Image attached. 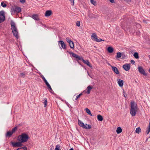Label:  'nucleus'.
<instances>
[{
    "instance_id": "8",
    "label": "nucleus",
    "mask_w": 150,
    "mask_h": 150,
    "mask_svg": "<svg viewBox=\"0 0 150 150\" xmlns=\"http://www.w3.org/2000/svg\"><path fill=\"white\" fill-rule=\"evenodd\" d=\"M127 21H128L127 23L125 22L122 23V25H124V27H126L127 28H129L130 26V22L129 21L130 20L129 19H127Z\"/></svg>"
},
{
    "instance_id": "21",
    "label": "nucleus",
    "mask_w": 150,
    "mask_h": 150,
    "mask_svg": "<svg viewBox=\"0 0 150 150\" xmlns=\"http://www.w3.org/2000/svg\"><path fill=\"white\" fill-rule=\"evenodd\" d=\"M13 134L11 131H7L6 134V137H8L9 138L11 137Z\"/></svg>"
},
{
    "instance_id": "63",
    "label": "nucleus",
    "mask_w": 150,
    "mask_h": 150,
    "mask_svg": "<svg viewBox=\"0 0 150 150\" xmlns=\"http://www.w3.org/2000/svg\"><path fill=\"white\" fill-rule=\"evenodd\" d=\"M138 25H139V26H141V25H139L138 24Z\"/></svg>"
},
{
    "instance_id": "45",
    "label": "nucleus",
    "mask_w": 150,
    "mask_h": 150,
    "mask_svg": "<svg viewBox=\"0 0 150 150\" xmlns=\"http://www.w3.org/2000/svg\"><path fill=\"white\" fill-rule=\"evenodd\" d=\"M20 75L23 78L25 77V74L23 73H20Z\"/></svg>"
},
{
    "instance_id": "10",
    "label": "nucleus",
    "mask_w": 150,
    "mask_h": 150,
    "mask_svg": "<svg viewBox=\"0 0 150 150\" xmlns=\"http://www.w3.org/2000/svg\"><path fill=\"white\" fill-rule=\"evenodd\" d=\"M123 68L126 71H129L130 68V65L129 64H125L122 66Z\"/></svg>"
},
{
    "instance_id": "11",
    "label": "nucleus",
    "mask_w": 150,
    "mask_h": 150,
    "mask_svg": "<svg viewBox=\"0 0 150 150\" xmlns=\"http://www.w3.org/2000/svg\"><path fill=\"white\" fill-rule=\"evenodd\" d=\"M110 66L112 68V69L114 73L117 74H119V71L116 67L113 66L111 65H110Z\"/></svg>"
},
{
    "instance_id": "39",
    "label": "nucleus",
    "mask_w": 150,
    "mask_h": 150,
    "mask_svg": "<svg viewBox=\"0 0 150 150\" xmlns=\"http://www.w3.org/2000/svg\"><path fill=\"white\" fill-rule=\"evenodd\" d=\"M82 95V93H80L79 94V95H78V96H77L76 97V98L75 99V100H77L79 98L80 96Z\"/></svg>"
},
{
    "instance_id": "47",
    "label": "nucleus",
    "mask_w": 150,
    "mask_h": 150,
    "mask_svg": "<svg viewBox=\"0 0 150 150\" xmlns=\"http://www.w3.org/2000/svg\"><path fill=\"white\" fill-rule=\"evenodd\" d=\"M49 91L50 92L52 93V94H54L55 93L52 90V88H51V89H50V90H49Z\"/></svg>"
},
{
    "instance_id": "2",
    "label": "nucleus",
    "mask_w": 150,
    "mask_h": 150,
    "mask_svg": "<svg viewBox=\"0 0 150 150\" xmlns=\"http://www.w3.org/2000/svg\"><path fill=\"white\" fill-rule=\"evenodd\" d=\"M130 103V113L132 116H134L135 115L136 112L137 111V104L134 106V102H131Z\"/></svg>"
},
{
    "instance_id": "18",
    "label": "nucleus",
    "mask_w": 150,
    "mask_h": 150,
    "mask_svg": "<svg viewBox=\"0 0 150 150\" xmlns=\"http://www.w3.org/2000/svg\"><path fill=\"white\" fill-rule=\"evenodd\" d=\"M31 17L34 19L38 21L40 20L39 18L38 17V15L37 14H34L32 15Z\"/></svg>"
},
{
    "instance_id": "35",
    "label": "nucleus",
    "mask_w": 150,
    "mask_h": 150,
    "mask_svg": "<svg viewBox=\"0 0 150 150\" xmlns=\"http://www.w3.org/2000/svg\"><path fill=\"white\" fill-rule=\"evenodd\" d=\"M45 84L46 85V86L47 87L48 89V90H50V89H51V87L50 86V85L49 84L48 82L47 83H45Z\"/></svg>"
},
{
    "instance_id": "16",
    "label": "nucleus",
    "mask_w": 150,
    "mask_h": 150,
    "mask_svg": "<svg viewBox=\"0 0 150 150\" xmlns=\"http://www.w3.org/2000/svg\"><path fill=\"white\" fill-rule=\"evenodd\" d=\"M10 24L11 27V30H12V29H14L17 28L15 23L13 21H11Z\"/></svg>"
},
{
    "instance_id": "44",
    "label": "nucleus",
    "mask_w": 150,
    "mask_h": 150,
    "mask_svg": "<svg viewBox=\"0 0 150 150\" xmlns=\"http://www.w3.org/2000/svg\"><path fill=\"white\" fill-rule=\"evenodd\" d=\"M96 40H97L96 42H101V41H104V40H102L101 38H99V39L98 38L97 39H96Z\"/></svg>"
},
{
    "instance_id": "52",
    "label": "nucleus",
    "mask_w": 150,
    "mask_h": 150,
    "mask_svg": "<svg viewBox=\"0 0 150 150\" xmlns=\"http://www.w3.org/2000/svg\"><path fill=\"white\" fill-rule=\"evenodd\" d=\"M130 62L133 64H134L135 63V61L133 60H131L130 61Z\"/></svg>"
},
{
    "instance_id": "37",
    "label": "nucleus",
    "mask_w": 150,
    "mask_h": 150,
    "mask_svg": "<svg viewBox=\"0 0 150 150\" xmlns=\"http://www.w3.org/2000/svg\"><path fill=\"white\" fill-rule=\"evenodd\" d=\"M1 6L4 8L6 7L7 6L6 4L4 3V2H2L1 3Z\"/></svg>"
},
{
    "instance_id": "20",
    "label": "nucleus",
    "mask_w": 150,
    "mask_h": 150,
    "mask_svg": "<svg viewBox=\"0 0 150 150\" xmlns=\"http://www.w3.org/2000/svg\"><path fill=\"white\" fill-rule=\"evenodd\" d=\"M107 50L109 53H111L113 52L114 49L112 47L109 46L108 47Z\"/></svg>"
},
{
    "instance_id": "62",
    "label": "nucleus",
    "mask_w": 150,
    "mask_h": 150,
    "mask_svg": "<svg viewBox=\"0 0 150 150\" xmlns=\"http://www.w3.org/2000/svg\"><path fill=\"white\" fill-rule=\"evenodd\" d=\"M149 58H150V55H149Z\"/></svg>"
},
{
    "instance_id": "6",
    "label": "nucleus",
    "mask_w": 150,
    "mask_h": 150,
    "mask_svg": "<svg viewBox=\"0 0 150 150\" xmlns=\"http://www.w3.org/2000/svg\"><path fill=\"white\" fill-rule=\"evenodd\" d=\"M5 20L4 12L3 11H0V23H2Z\"/></svg>"
},
{
    "instance_id": "25",
    "label": "nucleus",
    "mask_w": 150,
    "mask_h": 150,
    "mask_svg": "<svg viewBox=\"0 0 150 150\" xmlns=\"http://www.w3.org/2000/svg\"><path fill=\"white\" fill-rule=\"evenodd\" d=\"M116 131L117 134H120L122 132V129L121 127H119L117 128Z\"/></svg>"
},
{
    "instance_id": "30",
    "label": "nucleus",
    "mask_w": 150,
    "mask_h": 150,
    "mask_svg": "<svg viewBox=\"0 0 150 150\" xmlns=\"http://www.w3.org/2000/svg\"><path fill=\"white\" fill-rule=\"evenodd\" d=\"M141 132V129L139 127L136 129L135 132L137 134H139Z\"/></svg>"
},
{
    "instance_id": "26",
    "label": "nucleus",
    "mask_w": 150,
    "mask_h": 150,
    "mask_svg": "<svg viewBox=\"0 0 150 150\" xmlns=\"http://www.w3.org/2000/svg\"><path fill=\"white\" fill-rule=\"evenodd\" d=\"M122 58L121 59H125L127 57V55L126 53H125V52H123L122 53Z\"/></svg>"
},
{
    "instance_id": "17",
    "label": "nucleus",
    "mask_w": 150,
    "mask_h": 150,
    "mask_svg": "<svg viewBox=\"0 0 150 150\" xmlns=\"http://www.w3.org/2000/svg\"><path fill=\"white\" fill-rule=\"evenodd\" d=\"M97 36L95 33H93L91 36V38L92 40L96 41V39H97Z\"/></svg>"
},
{
    "instance_id": "9",
    "label": "nucleus",
    "mask_w": 150,
    "mask_h": 150,
    "mask_svg": "<svg viewBox=\"0 0 150 150\" xmlns=\"http://www.w3.org/2000/svg\"><path fill=\"white\" fill-rule=\"evenodd\" d=\"M12 31L13 36L16 37L17 39H18L19 38V36L18 35V33L17 28L12 29Z\"/></svg>"
},
{
    "instance_id": "4",
    "label": "nucleus",
    "mask_w": 150,
    "mask_h": 150,
    "mask_svg": "<svg viewBox=\"0 0 150 150\" xmlns=\"http://www.w3.org/2000/svg\"><path fill=\"white\" fill-rule=\"evenodd\" d=\"M21 8L20 7L13 6L11 8V11L12 13L13 12L14 13H19L21 11Z\"/></svg>"
},
{
    "instance_id": "15",
    "label": "nucleus",
    "mask_w": 150,
    "mask_h": 150,
    "mask_svg": "<svg viewBox=\"0 0 150 150\" xmlns=\"http://www.w3.org/2000/svg\"><path fill=\"white\" fill-rule=\"evenodd\" d=\"M10 145H11L13 147H18V142H13L11 141L10 142Z\"/></svg>"
},
{
    "instance_id": "60",
    "label": "nucleus",
    "mask_w": 150,
    "mask_h": 150,
    "mask_svg": "<svg viewBox=\"0 0 150 150\" xmlns=\"http://www.w3.org/2000/svg\"><path fill=\"white\" fill-rule=\"evenodd\" d=\"M149 73H150V69H149Z\"/></svg>"
},
{
    "instance_id": "14",
    "label": "nucleus",
    "mask_w": 150,
    "mask_h": 150,
    "mask_svg": "<svg viewBox=\"0 0 150 150\" xmlns=\"http://www.w3.org/2000/svg\"><path fill=\"white\" fill-rule=\"evenodd\" d=\"M59 43H60L62 48L64 49H66V45L64 42L62 40H60L58 41Z\"/></svg>"
},
{
    "instance_id": "61",
    "label": "nucleus",
    "mask_w": 150,
    "mask_h": 150,
    "mask_svg": "<svg viewBox=\"0 0 150 150\" xmlns=\"http://www.w3.org/2000/svg\"><path fill=\"white\" fill-rule=\"evenodd\" d=\"M41 24H42V25H43V24H42V23H41Z\"/></svg>"
},
{
    "instance_id": "27",
    "label": "nucleus",
    "mask_w": 150,
    "mask_h": 150,
    "mask_svg": "<svg viewBox=\"0 0 150 150\" xmlns=\"http://www.w3.org/2000/svg\"><path fill=\"white\" fill-rule=\"evenodd\" d=\"M146 129H147L146 132V134H148L150 132V120L149 121V125L148 126V127Z\"/></svg>"
},
{
    "instance_id": "57",
    "label": "nucleus",
    "mask_w": 150,
    "mask_h": 150,
    "mask_svg": "<svg viewBox=\"0 0 150 150\" xmlns=\"http://www.w3.org/2000/svg\"><path fill=\"white\" fill-rule=\"evenodd\" d=\"M69 150H74L73 148H71Z\"/></svg>"
},
{
    "instance_id": "40",
    "label": "nucleus",
    "mask_w": 150,
    "mask_h": 150,
    "mask_svg": "<svg viewBox=\"0 0 150 150\" xmlns=\"http://www.w3.org/2000/svg\"><path fill=\"white\" fill-rule=\"evenodd\" d=\"M55 150H60V146L58 144L55 147Z\"/></svg>"
},
{
    "instance_id": "32",
    "label": "nucleus",
    "mask_w": 150,
    "mask_h": 150,
    "mask_svg": "<svg viewBox=\"0 0 150 150\" xmlns=\"http://www.w3.org/2000/svg\"><path fill=\"white\" fill-rule=\"evenodd\" d=\"M40 76H41V78L43 80V81H44V82H45V84L46 83H47L48 82L47 80L44 77V76H43V75H40Z\"/></svg>"
},
{
    "instance_id": "43",
    "label": "nucleus",
    "mask_w": 150,
    "mask_h": 150,
    "mask_svg": "<svg viewBox=\"0 0 150 150\" xmlns=\"http://www.w3.org/2000/svg\"><path fill=\"white\" fill-rule=\"evenodd\" d=\"M20 148H21V149H23L24 150H27V148L25 146L20 147Z\"/></svg>"
},
{
    "instance_id": "59",
    "label": "nucleus",
    "mask_w": 150,
    "mask_h": 150,
    "mask_svg": "<svg viewBox=\"0 0 150 150\" xmlns=\"http://www.w3.org/2000/svg\"><path fill=\"white\" fill-rule=\"evenodd\" d=\"M148 140V138H147L146 139V141H145V142H147V140Z\"/></svg>"
},
{
    "instance_id": "58",
    "label": "nucleus",
    "mask_w": 150,
    "mask_h": 150,
    "mask_svg": "<svg viewBox=\"0 0 150 150\" xmlns=\"http://www.w3.org/2000/svg\"><path fill=\"white\" fill-rule=\"evenodd\" d=\"M66 104L68 105V106L69 107V105L68 104V103L66 102Z\"/></svg>"
},
{
    "instance_id": "3",
    "label": "nucleus",
    "mask_w": 150,
    "mask_h": 150,
    "mask_svg": "<svg viewBox=\"0 0 150 150\" xmlns=\"http://www.w3.org/2000/svg\"><path fill=\"white\" fill-rule=\"evenodd\" d=\"M67 52L69 53L70 55L72 54V56L75 58V60L78 62V63L81 66L83 67V65H82L81 63L79 62V60H81L82 61L83 59V58L82 57H80L78 55L72 52H69L67 51Z\"/></svg>"
},
{
    "instance_id": "50",
    "label": "nucleus",
    "mask_w": 150,
    "mask_h": 150,
    "mask_svg": "<svg viewBox=\"0 0 150 150\" xmlns=\"http://www.w3.org/2000/svg\"><path fill=\"white\" fill-rule=\"evenodd\" d=\"M111 3H115V1L114 0H108Z\"/></svg>"
},
{
    "instance_id": "33",
    "label": "nucleus",
    "mask_w": 150,
    "mask_h": 150,
    "mask_svg": "<svg viewBox=\"0 0 150 150\" xmlns=\"http://www.w3.org/2000/svg\"><path fill=\"white\" fill-rule=\"evenodd\" d=\"M18 128L16 126L14 128H13L12 129V130L11 131L13 134L17 130Z\"/></svg>"
},
{
    "instance_id": "19",
    "label": "nucleus",
    "mask_w": 150,
    "mask_h": 150,
    "mask_svg": "<svg viewBox=\"0 0 150 150\" xmlns=\"http://www.w3.org/2000/svg\"><path fill=\"white\" fill-rule=\"evenodd\" d=\"M93 88V86H92L89 85L88 86L87 88V91L86 92L88 94L90 93L91 90Z\"/></svg>"
},
{
    "instance_id": "46",
    "label": "nucleus",
    "mask_w": 150,
    "mask_h": 150,
    "mask_svg": "<svg viewBox=\"0 0 150 150\" xmlns=\"http://www.w3.org/2000/svg\"><path fill=\"white\" fill-rule=\"evenodd\" d=\"M25 0H20V2L22 4L25 3Z\"/></svg>"
},
{
    "instance_id": "1",
    "label": "nucleus",
    "mask_w": 150,
    "mask_h": 150,
    "mask_svg": "<svg viewBox=\"0 0 150 150\" xmlns=\"http://www.w3.org/2000/svg\"><path fill=\"white\" fill-rule=\"evenodd\" d=\"M29 138L28 134L25 133H22L18 137L17 140L21 142H25L27 141Z\"/></svg>"
},
{
    "instance_id": "34",
    "label": "nucleus",
    "mask_w": 150,
    "mask_h": 150,
    "mask_svg": "<svg viewBox=\"0 0 150 150\" xmlns=\"http://www.w3.org/2000/svg\"><path fill=\"white\" fill-rule=\"evenodd\" d=\"M66 40L67 42H68L69 44H70L71 42L72 41L71 40V39H70L69 38H67L66 39Z\"/></svg>"
},
{
    "instance_id": "56",
    "label": "nucleus",
    "mask_w": 150,
    "mask_h": 150,
    "mask_svg": "<svg viewBox=\"0 0 150 150\" xmlns=\"http://www.w3.org/2000/svg\"><path fill=\"white\" fill-rule=\"evenodd\" d=\"M21 148H18L16 150H21Z\"/></svg>"
},
{
    "instance_id": "24",
    "label": "nucleus",
    "mask_w": 150,
    "mask_h": 150,
    "mask_svg": "<svg viewBox=\"0 0 150 150\" xmlns=\"http://www.w3.org/2000/svg\"><path fill=\"white\" fill-rule=\"evenodd\" d=\"M122 53L120 52H118L116 53V55L115 56V58L116 59L120 58L122 57Z\"/></svg>"
},
{
    "instance_id": "48",
    "label": "nucleus",
    "mask_w": 150,
    "mask_h": 150,
    "mask_svg": "<svg viewBox=\"0 0 150 150\" xmlns=\"http://www.w3.org/2000/svg\"><path fill=\"white\" fill-rule=\"evenodd\" d=\"M71 1V4L72 5H73L74 4V0H69Z\"/></svg>"
},
{
    "instance_id": "12",
    "label": "nucleus",
    "mask_w": 150,
    "mask_h": 150,
    "mask_svg": "<svg viewBox=\"0 0 150 150\" xmlns=\"http://www.w3.org/2000/svg\"><path fill=\"white\" fill-rule=\"evenodd\" d=\"M82 61L83 63L86 64L88 66H89L92 69V67L91 64H90V62H89L88 60H84L83 59Z\"/></svg>"
},
{
    "instance_id": "28",
    "label": "nucleus",
    "mask_w": 150,
    "mask_h": 150,
    "mask_svg": "<svg viewBox=\"0 0 150 150\" xmlns=\"http://www.w3.org/2000/svg\"><path fill=\"white\" fill-rule=\"evenodd\" d=\"M85 110H86V112L88 114V115H90V116H92V114L91 111L89 110V109L86 108L85 109Z\"/></svg>"
},
{
    "instance_id": "49",
    "label": "nucleus",
    "mask_w": 150,
    "mask_h": 150,
    "mask_svg": "<svg viewBox=\"0 0 150 150\" xmlns=\"http://www.w3.org/2000/svg\"><path fill=\"white\" fill-rule=\"evenodd\" d=\"M123 93H124V96L126 98L127 97V95L126 94H125V92L124 90L123 91Z\"/></svg>"
},
{
    "instance_id": "42",
    "label": "nucleus",
    "mask_w": 150,
    "mask_h": 150,
    "mask_svg": "<svg viewBox=\"0 0 150 150\" xmlns=\"http://www.w3.org/2000/svg\"><path fill=\"white\" fill-rule=\"evenodd\" d=\"M21 142H18V147H21L23 146V144Z\"/></svg>"
},
{
    "instance_id": "55",
    "label": "nucleus",
    "mask_w": 150,
    "mask_h": 150,
    "mask_svg": "<svg viewBox=\"0 0 150 150\" xmlns=\"http://www.w3.org/2000/svg\"><path fill=\"white\" fill-rule=\"evenodd\" d=\"M143 22H144L145 23H147V21H144V20L143 21Z\"/></svg>"
},
{
    "instance_id": "38",
    "label": "nucleus",
    "mask_w": 150,
    "mask_h": 150,
    "mask_svg": "<svg viewBox=\"0 0 150 150\" xmlns=\"http://www.w3.org/2000/svg\"><path fill=\"white\" fill-rule=\"evenodd\" d=\"M44 105V107H46L47 106V99H45V101L44 102H43Z\"/></svg>"
},
{
    "instance_id": "29",
    "label": "nucleus",
    "mask_w": 150,
    "mask_h": 150,
    "mask_svg": "<svg viewBox=\"0 0 150 150\" xmlns=\"http://www.w3.org/2000/svg\"><path fill=\"white\" fill-rule=\"evenodd\" d=\"M134 57L136 59H138L139 58V56L138 53L137 52H135L133 54Z\"/></svg>"
},
{
    "instance_id": "31",
    "label": "nucleus",
    "mask_w": 150,
    "mask_h": 150,
    "mask_svg": "<svg viewBox=\"0 0 150 150\" xmlns=\"http://www.w3.org/2000/svg\"><path fill=\"white\" fill-rule=\"evenodd\" d=\"M70 47L71 49H74V42L72 41L70 44H69Z\"/></svg>"
},
{
    "instance_id": "53",
    "label": "nucleus",
    "mask_w": 150,
    "mask_h": 150,
    "mask_svg": "<svg viewBox=\"0 0 150 150\" xmlns=\"http://www.w3.org/2000/svg\"><path fill=\"white\" fill-rule=\"evenodd\" d=\"M140 33V32L139 31L137 32V35H139Z\"/></svg>"
},
{
    "instance_id": "23",
    "label": "nucleus",
    "mask_w": 150,
    "mask_h": 150,
    "mask_svg": "<svg viewBox=\"0 0 150 150\" xmlns=\"http://www.w3.org/2000/svg\"><path fill=\"white\" fill-rule=\"evenodd\" d=\"M97 118L98 120L99 121H102L103 120V118L102 116L100 114H99L97 115Z\"/></svg>"
},
{
    "instance_id": "51",
    "label": "nucleus",
    "mask_w": 150,
    "mask_h": 150,
    "mask_svg": "<svg viewBox=\"0 0 150 150\" xmlns=\"http://www.w3.org/2000/svg\"><path fill=\"white\" fill-rule=\"evenodd\" d=\"M54 149V147L53 145H51L50 146V150H53Z\"/></svg>"
},
{
    "instance_id": "22",
    "label": "nucleus",
    "mask_w": 150,
    "mask_h": 150,
    "mask_svg": "<svg viewBox=\"0 0 150 150\" xmlns=\"http://www.w3.org/2000/svg\"><path fill=\"white\" fill-rule=\"evenodd\" d=\"M124 81L123 80H121L120 79L118 81V83L119 86L120 87H122L123 85Z\"/></svg>"
},
{
    "instance_id": "7",
    "label": "nucleus",
    "mask_w": 150,
    "mask_h": 150,
    "mask_svg": "<svg viewBox=\"0 0 150 150\" xmlns=\"http://www.w3.org/2000/svg\"><path fill=\"white\" fill-rule=\"evenodd\" d=\"M138 69L139 71L141 74H143L144 76H146L147 75V74L145 72L142 66H139Z\"/></svg>"
},
{
    "instance_id": "54",
    "label": "nucleus",
    "mask_w": 150,
    "mask_h": 150,
    "mask_svg": "<svg viewBox=\"0 0 150 150\" xmlns=\"http://www.w3.org/2000/svg\"><path fill=\"white\" fill-rule=\"evenodd\" d=\"M85 125H86V126H87V127H88V125H87L86 124Z\"/></svg>"
},
{
    "instance_id": "13",
    "label": "nucleus",
    "mask_w": 150,
    "mask_h": 150,
    "mask_svg": "<svg viewBox=\"0 0 150 150\" xmlns=\"http://www.w3.org/2000/svg\"><path fill=\"white\" fill-rule=\"evenodd\" d=\"M52 14V11L50 10H47L46 11L45 13V16L46 17L50 16Z\"/></svg>"
},
{
    "instance_id": "36",
    "label": "nucleus",
    "mask_w": 150,
    "mask_h": 150,
    "mask_svg": "<svg viewBox=\"0 0 150 150\" xmlns=\"http://www.w3.org/2000/svg\"><path fill=\"white\" fill-rule=\"evenodd\" d=\"M92 4L94 5V6H96V2L94 1L93 0H90Z\"/></svg>"
},
{
    "instance_id": "41",
    "label": "nucleus",
    "mask_w": 150,
    "mask_h": 150,
    "mask_svg": "<svg viewBox=\"0 0 150 150\" xmlns=\"http://www.w3.org/2000/svg\"><path fill=\"white\" fill-rule=\"evenodd\" d=\"M76 25L78 27H79L80 25V21H78L76 22Z\"/></svg>"
},
{
    "instance_id": "5",
    "label": "nucleus",
    "mask_w": 150,
    "mask_h": 150,
    "mask_svg": "<svg viewBox=\"0 0 150 150\" xmlns=\"http://www.w3.org/2000/svg\"><path fill=\"white\" fill-rule=\"evenodd\" d=\"M78 124L80 127H82L85 129H89L91 128V125H88V127H87V126H86V125L84 124L83 123L79 120H78Z\"/></svg>"
}]
</instances>
